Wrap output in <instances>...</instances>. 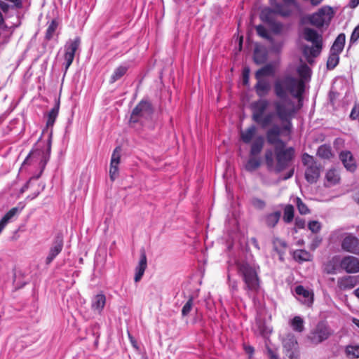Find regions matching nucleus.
Listing matches in <instances>:
<instances>
[{"mask_svg":"<svg viewBox=\"0 0 359 359\" xmlns=\"http://www.w3.org/2000/svg\"><path fill=\"white\" fill-rule=\"evenodd\" d=\"M257 128L255 126H250L245 130H241L240 132L241 140L246 144L252 142L257 136Z\"/></svg>","mask_w":359,"mask_h":359,"instance_id":"obj_22","label":"nucleus"},{"mask_svg":"<svg viewBox=\"0 0 359 359\" xmlns=\"http://www.w3.org/2000/svg\"><path fill=\"white\" fill-rule=\"evenodd\" d=\"M274 67L271 65H267L257 70L255 73L256 79H263L264 76H272L274 74Z\"/></svg>","mask_w":359,"mask_h":359,"instance_id":"obj_30","label":"nucleus"},{"mask_svg":"<svg viewBox=\"0 0 359 359\" xmlns=\"http://www.w3.org/2000/svg\"><path fill=\"white\" fill-rule=\"evenodd\" d=\"M29 182H30V180L28 181L21 189V192H24L25 191L28 187H29Z\"/></svg>","mask_w":359,"mask_h":359,"instance_id":"obj_61","label":"nucleus"},{"mask_svg":"<svg viewBox=\"0 0 359 359\" xmlns=\"http://www.w3.org/2000/svg\"><path fill=\"white\" fill-rule=\"evenodd\" d=\"M339 54L338 53L330 52L327 62V67L328 69H332L337 65L339 60Z\"/></svg>","mask_w":359,"mask_h":359,"instance_id":"obj_40","label":"nucleus"},{"mask_svg":"<svg viewBox=\"0 0 359 359\" xmlns=\"http://www.w3.org/2000/svg\"><path fill=\"white\" fill-rule=\"evenodd\" d=\"M280 213L279 212H275L266 217V222L269 226L273 227L279 221Z\"/></svg>","mask_w":359,"mask_h":359,"instance_id":"obj_38","label":"nucleus"},{"mask_svg":"<svg viewBox=\"0 0 359 359\" xmlns=\"http://www.w3.org/2000/svg\"><path fill=\"white\" fill-rule=\"evenodd\" d=\"M355 201L359 204V191L355 195Z\"/></svg>","mask_w":359,"mask_h":359,"instance_id":"obj_63","label":"nucleus"},{"mask_svg":"<svg viewBox=\"0 0 359 359\" xmlns=\"http://www.w3.org/2000/svg\"><path fill=\"white\" fill-rule=\"evenodd\" d=\"M283 27L281 23H273L271 29L275 34H280L283 30Z\"/></svg>","mask_w":359,"mask_h":359,"instance_id":"obj_51","label":"nucleus"},{"mask_svg":"<svg viewBox=\"0 0 359 359\" xmlns=\"http://www.w3.org/2000/svg\"><path fill=\"white\" fill-rule=\"evenodd\" d=\"M227 281L229 290L232 295H233L238 290V281L236 279H231L229 273L227 274Z\"/></svg>","mask_w":359,"mask_h":359,"instance_id":"obj_42","label":"nucleus"},{"mask_svg":"<svg viewBox=\"0 0 359 359\" xmlns=\"http://www.w3.org/2000/svg\"><path fill=\"white\" fill-rule=\"evenodd\" d=\"M283 1L285 3L286 5L277 4H276L273 10H271L269 8H266V9L263 10L261 13V18L263 20L269 22L270 21L269 15L272 13H276L282 16L286 17V16H289L292 13L291 10H290L287 8V6L292 5L296 8H299V5L295 1V0H283Z\"/></svg>","mask_w":359,"mask_h":359,"instance_id":"obj_8","label":"nucleus"},{"mask_svg":"<svg viewBox=\"0 0 359 359\" xmlns=\"http://www.w3.org/2000/svg\"><path fill=\"white\" fill-rule=\"evenodd\" d=\"M302 163L304 165L306 166V168L316 164V163L315 162V161L313 159V157L307 154H304L303 155Z\"/></svg>","mask_w":359,"mask_h":359,"instance_id":"obj_46","label":"nucleus"},{"mask_svg":"<svg viewBox=\"0 0 359 359\" xmlns=\"http://www.w3.org/2000/svg\"><path fill=\"white\" fill-rule=\"evenodd\" d=\"M252 203L255 208L259 209H262L265 206L264 201L259 198H253Z\"/></svg>","mask_w":359,"mask_h":359,"instance_id":"obj_50","label":"nucleus"},{"mask_svg":"<svg viewBox=\"0 0 359 359\" xmlns=\"http://www.w3.org/2000/svg\"><path fill=\"white\" fill-rule=\"evenodd\" d=\"M353 293L359 299V287L355 290Z\"/></svg>","mask_w":359,"mask_h":359,"instance_id":"obj_64","label":"nucleus"},{"mask_svg":"<svg viewBox=\"0 0 359 359\" xmlns=\"http://www.w3.org/2000/svg\"><path fill=\"white\" fill-rule=\"evenodd\" d=\"M254 60L256 63L262 64L266 61V55L262 54L259 50H255L254 53Z\"/></svg>","mask_w":359,"mask_h":359,"instance_id":"obj_45","label":"nucleus"},{"mask_svg":"<svg viewBox=\"0 0 359 359\" xmlns=\"http://www.w3.org/2000/svg\"><path fill=\"white\" fill-rule=\"evenodd\" d=\"M267 353H268L269 359H280L278 355L274 351H273L271 349L268 348Z\"/></svg>","mask_w":359,"mask_h":359,"instance_id":"obj_54","label":"nucleus"},{"mask_svg":"<svg viewBox=\"0 0 359 359\" xmlns=\"http://www.w3.org/2000/svg\"><path fill=\"white\" fill-rule=\"evenodd\" d=\"M332 334L330 327L324 322H319L307 335L308 340L313 345H318L327 340Z\"/></svg>","mask_w":359,"mask_h":359,"instance_id":"obj_6","label":"nucleus"},{"mask_svg":"<svg viewBox=\"0 0 359 359\" xmlns=\"http://www.w3.org/2000/svg\"><path fill=\"white\" fill-rule=\"evenodd\" d=\"M320 177V168L317 164L309 166L305 170V178L311 184L317 182Z\"/></svg>","mask_w":359,"mask_h":359,"instance_id":"obj_21","label":"nucleus"},{"mask_svg":"<svg viewBox=\"0 0 359 359\" xmlns=\"http://www.w3.org/2000/svg\"><path fill=\"white\" fill-rule=\"evenodd\" d=\"M80 45V39L79 38H76L74 40H69L67 42L65 45V72L68 69V68L72 65L75 53L78 49Z\"/></svg>","mask_w":359,"mask_h":359,"instance_id":"obj_11","label":"nucleus"},{"mask_svg":"<svg viewBox=\"0 0 359 359\" xmlns=\"http://www.w3.org/2000/svg\"><path fill=\"white\" fill-rule=\"evenodd\" d=\"M294 259L299 262H309L312 259V255L305 250H297L293 252Z\"/></svg>","mask_w":359,"mask_h":359,"instance_id":"obj_29","label":"nucleus"},{"mask_svg":"<svg viewBox=\"0 0 359 359\" xmlns=\"http://www.w3.org/2000/svg\"><path fill=\"white\" fill-rule=\"evenodd\" d=\"M297 71L300 78L285 74L274 81V94L278 100L273 102V112H266L271 102L266 98H260L251 103L252 118L262 128L271 126L277 118L283 123L284 130H290L291 121L299 107L288 97V95L298 99L300 102L304 92L305 81L311 76V69L306 64L300 65Z\"/></svg>","mask_w":359,"mask_h":359,"instance_id":"obj_1","label":"nucleus"},{"mask_svg":"<svg viewBox=\"0 0 359 359\" xmlns=\"http://www.w3.org/2000/svg\"><path fill=\"white\" fill-rule=\"evenodd\" d=\"M275 154L277 160L276 170L280 172L287 166L293 158L294 150L292 147H280L278 149H275Z\"/></svg>","mask_w":359,"mask_h":359,"instance_id":"obj_10","label":"nucleus"},{"mask_svg":"<svg viewBox=\"0 0 359 359\" xmlns=\"http://www.w3.org/2000/svg\"><path fill=\"white\" fill-rule=\"evenodd\" d=\"M244 349L245 352L248 353L250 355H252L254 353V348L251 346L245 345Z\"/></svg>","mask_w":359,"mask_h":359,"instance_id":"obj_55","label":"nucleus"},{"mask_svg":"<svg viewBox=\"0 0 359 359\" xmlns=\"http://www.w3.org/2000/svg\"><path fill=\"white\" fill-rule=\"evenodd\" d=\"M62 248V238L60 237H57L50 248L48 255L46 259V264H50L53 260L60 253Z\"/></svg>","mask_w":359,"mask_h":359,"instance_id":"obj_17","label":"nucleus"},{"mask_svg":"<svg viewBox=\"0 0 359 359\" xmlns=\"http://www.w3.org/2000/svg\"><path fill=\"white\" fill-rule=\"evenodd\" d=\"M341 248L344 250L359 254V239L351 233H346L341 242Z\"/></svg>","mask_w":359,"mask_h":359,"instance_id":"obj_12","label":"nucleus"},{"mask_svg":"<svg viewBox=\"0 0 359 359\" xmlns=\"http://www.w3.org/2000/svg\"><path fill=\"white\" fill-rule=\"evenodd\" d=\"M283 352L287 359H299V349L295 336L289 333L282 341Z\"/></svg>","mask_w":359,"mask_h":359,"instance_id":"obj_7","label":"nucleus"},{"mask_svg":"<svg viewBox=\"0 0 359 359\" xmlns=\"http://www.w3.org/2000/svg\"><path fill=\"white\" fill-rule=\"evenodd\" d=\"M106 303V297L103 294H98L95 295L91 303V308L93 311L100 313L104 307Z\"/></svg>","mask_w":359,"mask_h":359,"instance_id":"obj_25","label":"nucleus"},{"mask_svg":"<svg viewBox=\"0 0 359 359\" xmlns=\"http://www.w3.org/2000/svg\"><path fill=\"white\" fill-rule=\"evenodd\" d=\"M50 147L46 150L44 149H35L32 151L27 157L24 161L22 166H25V165H33L40 169L39 173L32 177V179H39L43 172L46 165L49 160L50 156Z\"/></svg>","mask_w":359,"mask_h":359,"instance_id":"obj_4","label":"nucleus"},{"mask_svg":"<svg viewBox=\"0 0 359 359\" xmlns=\"http://www.w3.org/2000/svg\"><path fill=\"white\" fill-rule=\"evenodd\" d=\"M256 30H257V34L264 38V39H266L268 40H269L271 42V44H272V49L274 50V51H279L282 47V43H275L273 41V39L270 37L269 33H268V31L267 29L262 25H258L257 27H256Z\"/></svg>","mask_w":359,"mask_h":359,"instance_id":"obj_27","label":"nucleus"},{"mask_svg":"<svg viewBox=\"0 0 359 359\" xmlns=\"http://www.w3.org/2000/svg\"><path fill=\"white\" fill-rule=\"evenodd\" d=\"M264 143V138L262 135H257L252 142L250 147V156H257L262 150Z\"/></svg>","mask_w":359,"mask_h":359,"instance_id":"obj_26","label":"nucleus"},{"mask_svg":"<svg viewBox=\"0 0 359 359\" xmlns=\"http://www.w3.org/2000/svg\"><path fill=\"white\" fill-rule=\"evenodd\" d=\"M295 223H296V226L300 229L304 228L305 226V221L304 219H297Z\"/></svg>","mask_w":359,"mask_h":359,"instance_id":"obj_56","label":"nucleus"},{"mask_svg":"<svg viewBox=\"0 0 359 359\" xmlns=\"http://www.w3.org/2000/svg\"><path fill=\"white\" fill-rule=\"evenodd\" d=\"M309 229L313 233H318L321 229V224L318 221H311L308 224Z\"/></svg>","mask_w":359,"mask_h":359,"instance_id":"obj_47","label":"nucleus"},{"mask_svg":"<svg viewBox=\"0 0 359 359\" xmlns=\"http://www.w3.org/2000/svg\"><path fill=\"white\" fill-rule=\"evenodd\" d=\"M345 40L346 36L344 34H339L331 47L330 52L340 54L344 47Z\"/></svg>","mask_w":359,"mask_h":359,"instance_id":"obj_28","label":"nucleus"},{"mask_svg":"<svg viewBox=\"0 0 359 359\" xmlns=\"http://www.w3.org/2000/svg\"><path fill=\"white\" fill-rule=\"evenodd\" d=\"M147 266V257L144 252L141 254L140 259L139 261L138 265L135 268V274L134 277V280L135 283L139 282L142 278L144 271Z\"/></svg>","mask_w":359,"mask_h":359,"instance_id":"obj_20","label":"nucleus"},{"mask_svg":"<svg viewBox=\"0 0 359 359\" xmlns=\"http://www.w3.org/2000/svg\"><path fill=\"white\" fill-rule=\"evenodd\" d=\"M321 238H318V237H316L311 244V246H310V248L312 250H314L319 245L320 243H321Z\"/></svg>","mask_w":359,"mask_h":359,"instance_id":"obj_53","label":"nucleus"},{"mask_svg":"<svg viewBox=\"0 0 359 359\" xmlns=\"http://www.w3.org/2000/svg\"><path fill=\"white\" fill-rule=\"evenodd\" d=\"M260 163V160L256 158L255 156H250L245 165V168L246 170L252 172L259 167Z\"/></svg>","mask_w":359,"mask_h":359,"instance_id":"obj_33","label":"nucleus"},{"mask_svg":"<svg viewBox=\"0 0 359 359\" xmlns=\"http://www.w3.org/2000/svg\"><path fill=\"white\" fill-rule=\"evenodd\" d=\"M259 266L251 265L247 262H238V275L244 282V290L250 297H253L260 290V280L258 276Z\"/></svg>","mask_w":359,"mask_h":359,"instance_id":"obj_2","label":"nucleus"},{"mask_svg":"<svg viewBox=\"0 0 359 359\" xmlns=\"http://www.w3.org/2000/svg\"><path fill=\"white\" fill-rule=\"evenodd\" d=\"M341 267L347 273L359 272V259L353 256H346L340 263Z\"/></svg>","mask_w":359,"mask_h":359,"instance_id":"obj_14","label":"nucleus"},{"mask_svg":"<svg viewBox=\"0 0 359 359\" xmlns=\"http://www.w3.org/2000/svg\"><path fill=\"white\" fill-rule=\"evenodd\" d=\"M302 37L304 40L311 42L312 46L302 45V49L308 62H312V58L318 56L322 48V36L316 30L305 27L302 33Z\"/></svg>","mask_w":359,"mask_h":359,"instance_id":"obj_3","label":"nucleus"},{"mask_svg":"<svg viewBox=\"0 0 359 359\" xmlns=\"http://www.w3.org/2000/svg\"><path fill=\"white\" fill-rule=\"evenodd\" d=\"M127 72V67L123 66H120L117 67L114 73L112 74L110 81L111 83H114L117 80L120 79Z\"/></svg>","mask_w":359,"mask_h":359,"instance_id":"obj_35","label":"nucleus"},{"mask_svg":"<svg viewBox=\"0 0 359 359\" xmlns=\"http://www.w3.org/2000/svg\"><path fill=\"white\" fill-rule=\"evenodd\" d=\"M281 133V128L278 125H274L266 132V140L269 144L273 145L275 149H278L280 147H285V144L283 142L280 135Z\"/></svg>","mask_w":359,"mask_h":359,"instance_id":"obj_13","label":"nucleus"},{"mask_svg":"<svg viewBox=\"0 0 359 359\" xmlns=\"http://www.w3.org/2000/svg\"><path fill=\"white\" fill-rule=\"evenodd\" d=\"M294 218V207L292 205H287L284 209L283 219L285 222L290 223Z\"/></svg>","mask_w":359,"mask_h":359,"instance_id":"obj_39","label":"nucleus"},{"mask_svg":"<svg viewBox=\"0 0 359 359\" xmlns=\"http://www.w3.org/2000/svg\"><path fill=\"white\" fill-rule=\"evenodd\" d=\"M357 284L356 278L354 276H346L341 278L337 281L339 289L346 290L353 288Z\"/></svg>","mask_w":359,"mask_h":359,"instance_id":"obj_23","label":"nucleus"},{"mask_svg":"<svg viewBox=\"0 0 359 359\" xmlns=\"http://www.w3.org/2000/svg\"><path fill=\"white\" fill-rule=\"evenodd\" d=\"M265 159L266 164L271 167L273 165V153L271 150H268L265 154Z\"/></svg>","mask_w":359,"mask_h":359,"instance_id":"obj_48","label":"nucleus"},{"mask_svg":"<svg viewBox=\"0 0 359 359\" xmlns=\"http://www.w3.org/2000/svg\"><path fill=\"white\" fill-rule=\"evenodd\" d=\"M18 212L17 208H13L10 210L0 221V233L3 231L6 224L9 222L12 217H13Z\"/></svg>","mask_w":359,"mask_h":359,"instance_id":"obj_31","label":"nucleus"},{"mask_svg":"<svg viewBox=\"0 0 359 359\" xmlns=\"http://www.w3.org/2000/svg\"><path fill=\"white\" fill-rule=\"evenodd\" d=\"M332 16V8L330 6H325L320 8L318 12L311 15L309 18V21L313 25L317 27H321L325 24H328Z\"/></svg>","mask_w":359,"mask_h":359,"instance_id":"obj_9","label":"nucleus"},{"mask_svg":"<svg viewBox=\"0 0 359 359\" xmlns=\"http://www.w3.org/2000/svg\"><path fill=\"white\" fill-rule=\"evenodd\" d=\"M317 154L320 158L325 159H329L332 156L331 147L326 144L319 147Z\"/></svg>","mask_w":359,"mask_h":359,"instance_id":"obj_34","label":"nucleus"},{"mask_svg":"<svg viewBox=\"0 0 359 359\" xmlns=\"http://www.w3.org/2000/svg\"><path fill=\"white\" fill-rule=\"evenodd\" d=\"M193 307V298L190 297L182 309V315L187 316L189 314Z\"/></svg>","mask_w":359,"mask_h":359,"instance_id":"obj_44","label":"nucleus"},{"mask_svg":"<svg viewBox=\"0 0 359 359\" xmlns=\"http://www.w3.org/2000/svg\"><path fill=\"white\" fill-rule=\"evenodd\" d=\"M339 158L347 170L351 172H353L355 170L357 167L356 162L351 151H341L339 154Z\"/></svg>","mask_w":359,"mask_h":359,"instance_id":"obj_18","label":"nucleus"},{"mask_svg":"<svg viewBox=\"0 0 359 359\" xmlns=\"http://www.w3.org/2000/svg\"><path fill=\"white\" fill-rule=\"evenodd\" d=\"M294 202L297 207L299 212L301 215H306L309 212V209L308 208L306 205L304 203H303V201H302V199L300 198L297 197L294 199Z\"/></svg>","mask_w":359,"mask_h":359,"instance_id":"obj_41","label":"nucleus"},{"mask_svg":"<svg viewBox=\"0 0 359 359\" xmlns=\"http://www.w3.org/2000/svg\"><path fill=\"white\" fill-rule=\"evenodd\" d=\"M153 110L151 104L147 101H141L133 110L130 123H140L141 125H143L151 118Z\"/></svg>","mask_w":359,"mask_h":359,"instance_id":"obj_5","label":"nucleus"},{"mask_svg":"<svg viewBox=\"0 0 359 359\" xmlns=\"http://www.w3.org/2000/svg\"><path fill=\"white\" fill-rule=\"evenodd\" d=\"M250 242L257 250H259V244H258V241H257V240L255 238H252L250 239Z\"/></svg>","mask_w":359,"mask_h":359,"instance_id":"obj_59","label":"nucleus"},{"mask_svg":"<svg viewBox=\"0 0 359 359\" xmlns=\"http://www.w3.org/2000/svg\"><path fill=\"white\" fill-rule=\"evenodd\" d=\"M120 148L116 147L111 155L109 177L111 180L114 181L118 176V165L120 163Z\"/></svg>","mask_w":359,"mask_h":359,"instance_id":"obj_15","label":"nucleus"},{"mask_svg":"<svg viewBox=\"0 0 359 359\" xmlns=\"http://www.w3.org/2000/svg\"><path fill=\"white\" fill-rule=\"evenodd\" d=\"M359 39V25L353 29L351 36V43H355Z\"/></svg>","mask_w":359,"mask_h":359,"instance_id":"obj_49","label":"nucleus"},{"mask_svg":"<svg viewBox=\"0 0 359 359\" xmlns=\"http://www.w3.org/2000/svg\"><path fill=\"white\" fill-rule=\"evenodd\" d=\"M353 323L359 328V320L358 319L353 318Z\"/></svg>","mask_w":359,"mask_h":359,"instance_id":"obj_62","label":"nucleus"},{"mask_svg":"<svg viewBox=\"0 0 359 359\" xmlns=\"http://www.w3.org/2000/svg\"><path fill=\"white\" fill-rule=\"evenodd\" d=\"M295 293L298 299L304 304L311 306L313 302V293L310 290L305 289L302 285L295 287Z\"/></svg>","mask_w":359,"mask_h":359,"instance_id":"obj_16","label":"nucleus"},{"mask_svg":"<svg viewBox=\"0 0 359 359\" xmlns=\"http://www.w3.org/2000/svg\"><path fill=\"white\" fill-rule=\"evenodd\" d=\"M304 320L300 316H295L290 320V325L292 327L293 330L298 332H303L304 329Z\"/></svg>","mask_w":359,"mask_h":359,"instance_id":"obj_32","label":"nucleus"},{"mask_svg":"<svg viewBox=\"0 0 359 359\" xmlns=\"http://www.w3.org/2000/svg\"><path fill=\"white\" fill-rule=\"evenodd\" d=\"M346 355L348 358H359V346H348L346 348Z\"/></svg>","mask_w":359,"mask_h":359,"instance_id":"obj_37","label":"nucleus"},{"mask_svg":"<svg viewBox=\"0 0 359 359\" xmlns=\"http://www.w3.org/2000/svg\"><path fill=\"white\" fill-rule=\"evenodd\" d=\"M294 174V169H291L288 173L283 177V180H286L290 178Z\"/></svg>","mask_w":359,"mask_h":359,"instance_id":"obj_60","label":"nucleus"},{"mask_svg":"<svg viewBox=\"0 0 359 359\" xmlns=\"http://www.w3.org/2000/svg\"><path fill=\"white\" fill-rule=\"evenodd\" d=\"M0 8L3 11L6 12L9 8V6L4 1H0Z\"/></svg>","mask_w":359,"mask_h":359,"instance_id":"obj_57","label":"nucleus"},{"mask_svg":"<svg viewBox=\"0 0 359 359\" xmlns=\"http://www.w3.org/2000/svg\"><path fill=\"white\" fill-rule=\"evenodd\" d=\"M359 4V0H351L349 3V6L352 8H355Z\"/></svg>","mask_w":359,"mask_h":359,"instance_id":"obj_58","label":"nucleus"},{"mask_svg":"<svg viewBox=\"0 0 359 359\" xmlns=\"http://www.w3.org/2000/svg\"><path fill=\"white\" fill-rule=\"evenodd\" d=\"M249 74H250V70L248 69H245L243 72V82L244 85L248 84Z\"/></svg>","mask_w":359,"mask_h":359,"instance_id":"obj_52","label":"nucleus"},{"mask_svg":"<svg viewBox=\"0 0 359 359\" xmlns=\"http://www.w3.org/2000/svg\"><path fill=\"white\" fill-rule=\"evenodd\" d=\"M57 23L56 22V21L53 20L50 23V25H48V27L47 28L46 34V38L47 39L49 40L53 37V34L55 33V32L57 29Z\"/></svg>","mask_w":359,"mask_h":359,"instance_id":"obj_43","label":"nucleus"},{"mask_svg":"<svg viewBox=\"0 0 359 359\" xmlns=\"http://www.w3.org/2000/svg\"><path fill=\"white\" fill-rule=\"evenodd\" d=\"M257 82L255 86L257 95L260 97H264L269 93L271 90L270 82L264 79H256Z\"/></svg>","mask_w":359,"mask_h":359,"instance_id":"obj_19","label":"nucleus"},{"mask_svg":"<svg viewBox=\"0 0 359 359\" xmlns=\"http://www.w3.org/2000/svg\"><path fill=\"white\" fill-rule=\"evenodd\" d=\"M340 177L338 171L334 168L330 169L325 174L326 187H332L339 182Z\"/></svg>","mask_w":359,"mask_h":359,"instance_id":"obj_24","label":"nucleus"},{"mask_svg":"<svg viewBox=\"0 0 359 359\" xmlns=\"http://www.w3.org/2000/svg\"><path fill=\"white\" fill-rule=\"evenodd\" d=\"M58 111H59V106L57 105V106L54 107L48 112V120H47V123H46V125H47L48 127L53 126V124L55 123V119H56V118L57 116Z\"/></svg>","mask_w":359,"mask_h":359,"instance_id":"obj_36","label":"nucleus"}]
</instances>
